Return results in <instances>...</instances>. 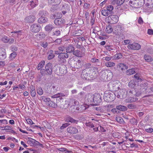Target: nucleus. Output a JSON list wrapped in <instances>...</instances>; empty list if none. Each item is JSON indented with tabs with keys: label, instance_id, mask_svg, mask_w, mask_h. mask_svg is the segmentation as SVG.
<instances>
[{
	"label": "nucleus",
	"instance_id": "1",
	"mask_svg": "<svg viewBox=\"0 0 153 153\" xmlns=\"http://www.w3.org/2000/svg\"><path fill=\"white\" fill-rule=\"evenodd\" d=\"M100 75L104 80L109 81L112 77L113 74L110 70H105L101 71Z\"/></svg>",
	"mask_w": 153,
	"mask_h": 153
},
{
	"label": "nucleus",
	"instance_id": "2",
	"mask_svg": "<svg viewBox=\"0 0 153 153\" xmlns=\"http://www.w3.org/2000/svg\"><path fill=\"white\" fill-rule=\"evenodd\" d=\"M139 89L136 91V97H139L143 96L146 93V90L148 88L146 84L144 83L141 84Z\"/></svg>",
	"mask_w": 153,
	"mask_h": 153
},
{
	"label": "nucleus",
	"instance_id": "3",
	"mask_svg": "<svg viewBox=\"0 0 153 153\" xmlns=\"http://www.w3.org/2000/svg\"><path fill=\"white\" fill-rule=\"evenodd\" d=\"M114 93L106 91L104 94V99L105 101L109 102L113 101L115 99Z\"/></svg>",
	"mask_w": 153,
	"mask_h": 153
},
{
	"label": "nucleus",
	"instance_id": "4",
	"mask_svg": "<svg viewBox=\"0 0 153 153\" xmlns=\"http://www.w3.org/2000/svg\"><path fill=\"white\" fill-rule=\"evenodd\" d=\"M119 89L116 91L115 92V96H117V98L120 99L125 98L126 96V91L124 89Z\"/></svg>",
	"mask_w": 153,
	"mask_h": 153
},
{
	"label": "nucleus",
	"instance_id": "5",
	"mask_svg": "<svg viewBox=\"0 0 153 153\" xmlns=\"http://www.w3.org/2000/svg\"><path fill=\"white\" fill-rule=\"evenodd\" d=\"M88 71H89V74L91 75V78H96L98 74V69L97 68L90 67L87 68Z\"/></svg>",
	"mask_w": 153,
	"mask_h": 153
},
{
	"label": "nucleus",
	"instance_id": "6",
	"mask_svg": "<svg viewBox=\"0 0 153 153\" xmlns=\"http://www.w3.org/2000/svg\"><path fill=\"white\" fill-rule=\"evenodd\" d=\"M68 54L66 53H60L58 56V60L62 63L66 62L65 59L68 57Z\"/></svg>",
	"mask_w": 153,
	"mask_h": 153
},
{
	"label": "nucleus",
	"instance_id": "7",
	"mask_svg": "<svg viewBox=\"0 0 153 153\" xmlns=\"http://www.w3.org/2000/svg\"><path fill=\"white\" fill-rule=\"evenodd\" d=\"M127 48L129 49L133 50H139L141 48L140 45L138 43H134L132 44H129Z\"/></svg>",
	"mask_w": 153,
	"mask_h": 153
},
{
	"label": "nucleus",
	"instance_id": "8",
	"mask_svg": "<svg viewBox=\"0 0 153 153\" xmlns=\"http://www.w3.org/2000/svg\"><path fill=\"white\" fill-rule=\"evenodd\" d=\"M108 86L110 89L112 91H115L117 90V89L118 90L120 89L117 83L113 81L110 82L108 85Z\"/></svg>",
	"mask_w": 153,
	"mask_h": 153
},
{
	"label": "nucleus",
	"instance_id": "9",
	"mask_svg": "<svg viewBox=\"0 0 153 153\" xmlns=\"http://www.w3.org/2000/svg\"><path fill=\"white\" fill-rule=\"evenodd\" d=\"M129 3L130 5L134 7H139L142 5L139 0H130Z\"/></svg>",
	"mask_w": 153,
	"mask_h": 153
},
{
	"label": "nucleus",
	"instance_id": "10",
	"mask_svg": "<svg viewBox=\"0 0 153 153\" xmlns=\"http://www.w3.org/2000/svg\"><path fill=\"white\" fill-rule=\"evenodd\" d=\"M41 29V26L39 25L34 24L30 27L31 31L33 33H37L39 32Z\"/></svg>",
	"mask_w": 153,
	"mask_h": 153
},
{
	"label": "nucleus",
	"instance_id": "11",
	"mask_svg": "<svg viewBox=\"0 0 153 153\" xmlns=\"http://www.w3.org/2000/svg\"><path fill=\"white\" fill-rule=\"evenodd\" d=\"M126 94L128 97H136V90L134 88H129L126 91Z\"/></svg>",
	"mask_w": 153,
	"mask_h": 153
},
{
	"label": "nucleus",
	"instance_id": "12",
	"mask_svg": "<svg viewBox=\"0 0 153 153\" xmlns=\"http://www.w3.org/2000/svg\"><path fill=\"white\" fill-rule=\"evenodd\" d=\"M74 55L78 57H82L84 55V49H82L81 51L78 50H74L73 52Z\"/></svg>",
	"mask_w": 153,
	"mask_h": 153
},
{
	"label": "nucleus",
	"instance_id": "13",
	"mask_svg": "<svg viewBox=\"0 0 153 153\" xmlns=\"http://www.w3.org/2000/svg\"><path fill=\"white\" fill-rule=\"evenodd\" d=\"M102 100L100 95L99 94H95L94 95V102L95 105H97L102 101Z\"/></svg>",
	"mask_w": 153,
	"mask_h": 153
},
{
	"label": "nucleus",
	"instance_id": "14",
	"mask_svg": "<svg viewBox=\"0 0 153 153\" xmlns=\"http://www.w3.org/2000/svg\"><path fill=\"white\" fill-rule=\"evenodd\" d=\"M67 132L71 134H76L78 132V129L73 126H69L67 129Z\"/></svg>",
	"mask_w": 153,
	"mask_h": 153
},
{
	"label": "nucleus",
	"instance_id": "15",
	"mask_svg": "<svg viewBox=\"0 0 153 153\" xmlns=\"http://www.w3.org/2000/svg\"><path fill=\"white\" fill-rule=\"evenodd\" d=\"M46 71L49 75H51L52 73V66L50 63L46 64L45 67Z\"/></svg>",
	"mask_w": 153,
	"mask_h": 153
},
{
	"label": "nucleus",
	"instance_id": "16",
	"mask_svg": "<svg viewBox=\"0 0 153 153\" xmlns=\"http://www.w3.org/2000/svg\"><path fill=\"white\" fill-rule=\"evenodd\" d=\"M88 71L87 68H86L85 69L83 70L81 74V76L82 78L85 79H89L88 78L89 74L87 73Z\"/></svg>",
	"mask_w": 153,
	"mask_h": 153
},
{
	"label": "nucleus",
	"instance_id": "17",
	"mask_svg": "<svg viewBox=\"0 0 153 153\" xmlns=\"http://www.w3.org/2000/svg\"><path fill=\"white\" fill-rule=\"evenodd\" d=\"M7 56L5 50L3 48H0V59H5Z\"/></svg>",
	"mask_w": 153,
	"mask_h": 153
},
{
	"label": "nucleus",
	"instance_id": "18",
	"mask_svg": "<svg viewBox=\"0 0 153 153\" xmlns=\"http://www.w3.org/2000/svg\"><path fill=\"white\" fill-rule=\"evenodd\" d=\"M64 19L60 18H58L56 19L54 21V24L58 25H61L65 22Z\"/></svg>",
	"mask_w": 153,
	"mask_h": 153
},
{
	"label": "nucleus",
	"instance_id": "19",
	"mask_svg": "<svg viewBox=\"0 0 153 153\" xmlns=\"http://www.w3.org/2000/svg\"><path fill=\"white\" fill-rule=\"evenodd\" d=\"M94 95L92 94H89L86 95L85 97L86 100H87L90 103L94 102Z\"/></svg>",
	"mask_w": 153,
	"mask_h": 153
},
{
	"label": "nucleus",
	"instance_id": "20",
	"mask_svg": "<svg viewBox=\"0 0 153 153\" xmlns=\"http://www.w3.org/2000/svg\"><path fill=\"white\" fill-rule=\"evenodd\" d=\"M35 17L33 15H30L26 17L25 20L29 23H32L33 22L35 19Z\"/></svg>",
	"mask_w": 153,
	"mask_h": 153
},
{
	"label": "nucleus",
	"instance_id": "21",
	"mask_svg": "<svg viewBox=\"0 0 153 153\" xmlns=\"http://www.w3.org/2000/svg\"><path fill=\"white\" fill-rule=\"evenodd\" d=\"M75 49L74 47L72 45H69L66 48V53H71L73 52Z\"/></svg>",
	"mask_w": 153,
	"mask_h": 153
},
{
	"label": "nucleus",
	"instance_id": "22",
	"mask_svg": "<svg viewBox=\"0 0 153 153\" xmlns=\"http://www.w3.org/2000/svg\"><path fill=\"white\" fill-rule=\"evenodd\" d=\"M59 72L61 74H65L67 72V68L65 65L61 66L59 68Z\"/></svg>",
	"mask_w": 153,
	"mask_h": 153
},
{
	"label": "nucleus",
	"instance_id": "23",
	"mask_svg": "<svg viewBox=\"0 0 153 153\" xmlns=\"http://www.w3.org/2000/svg\"><path fill=\"white\" fill-rule=\"evenodd\" d=\"M117 68H120L122 71L125 70L128 68V67L123 63H120L117 65Z\"/></svg>",
	"mask_w": 153,
	"mask_h": 153
},
{
	"label": "nucleus",
	"instance_id": "24",
	"mask_svg": "<svg viewBox=\"0 0 153 153\" xmlns=\"http://www.w3.org/2000/svg\"><path fill=\"white\" fill-rule=\"evenodd\" d=\"M137 82L136 80L133 79L130 81L128 83V86L129 88H134L136 85V83Z\"/></svg>",
	"mask_w": 153,
	"mask_h": 153
},
{
	"label": "nucleus",
	"instance_id": "25",
	"mask_svg": "<svg viewBox=\"0 0 153 153\" xmlns=\"http://www.w3.org/2000/svg\"><path fill=\"white\" fill-rule=\"evenodd\" d=\"M124 2V0H113L112 3L113 4H116L117 6H120Z\"/></svg>",
	"mask_w": 153,
	"mask_h": 153
},
{
	"label": "nucleus",
	"instance_id": "26",
	"mask_svg": "<svg viewBox=\"0 0 153 153\" xmlns=\"http://www.w3.org/2000/svg\"><path fill=\"white\" fill-rule=\"evenodd\" d=\"M110 18L112 21L113 23H115L117 22L118 21V17L117 15H113L111 16Z\"/></svg>",
	"mask_w": 153,
	"mask_h": 153
},
{
	"label": "nucleus",
	"instance_id": "27",
	"mask_svg": "<svg viewBox=\"0 0 153 153\" xmlns=\"http://www.w3.org/2000/svg\"><path fill=\"white\" fill-rule=\"evenodd\" d=\"M54 26L51 24H49L47 25L45 27V30L47 31H51L54 28Z\"/></svg>",
	"mask_w": 153,
	"mask_h": 153
},
{
	"label": "nucleus",
	"instance_id": "28",
	"mask_svg": "<svg viewBox=\"0 0 153 153\" xmlns=\"http://www.w3.org/2000/svg\"><path fill=\"white\" fill-rule=\"evenodd\" d=\"M67 122H71V123H75L77 124L78 122V120H76L74 119H73L72 118L70 117H67L65 120Z\"/></svg>",
	"mask_w": 153,
	"mask_h": 153
},
{
	"label": "nucleus",
	"instance_id": "29",
	"mask_svg": "<svg viewBox=\"0 0 153 153\" xmlns=\"http://www.w3.org/2000/svg\"><path fill=\"white\" fill-rule=\"evenodd\" d=\"M48 21V19L45 17H42L39 18L38 20V22L40 23H42L46 22Z\"/></svg>",
	"mask_w": 153,
	"mask_h": 153
},
{
	"label": "nucleus",
	"instance_id": "30",
	"mask_svg": "<svg viewBox=\"0 0 153 153\" xmlns=\"http://www.w3.org/2000/svg\"><path fill=\"white\" fill-rule=\"evenodd\" d=\"M116 108L117 109L122 111H125L127 110V108L123 105H119L116 106Z\"/></svg>",
	"mask_w": 153,
	"mask_h": 153
},
{
	"label": "nucleus",
	"instance_id": "31",
	"mask_svg": "<svg viewBox=\"0 0 153 153\" xmlns=\"http://www.w3.org/2000/svg\"><path fill=\"white\" fill-rule=\"evenodd\" d=\"M65 95L63 93H58L57 94H54L52 96H51V98H57V99L59 97H60V96H65Z\"/></svg>",
	"mask_w": 153,
	"mask_h": 153
},
{
	"label": "nucleus",
	"instance_id": "32",
	"mask_svg": "<svg viewBox=\"0 0 153 153\" xmlns=\"http://www.w3.org/2000/svg\"><path fill=\"white\" fill-rule=\"evenodd\" d=\"M74 63H76L75 65H74V66L76 67L77 68H80L82 66V63L81 61L80 60H78L77 61H76L75 60H73V61Z\"/></svg>",
	"mask_w": 153,
	"mask_h": 153
},
{
	"label": "nucleus",
	"instance_id": "33",
	"mask_svg": "<svg viewBox=\"0 0 153 153\" xmlns=\"http://www.w3.org/2000/svg\"><path fill=\"white\" fill-rule=\"evenodd\" d=\"M40 100L42 101H43L48 103V102L51 101V99L49 98H46L45 97L42 96L40 98Z\"/></svg>",
	"mask_w": 153,
	"mask_h": 153
},
{
	"label": "nucleus",
	"instance_id": "34",
	"mask_svg": "<svg viewBox=\"0 0 153 153\" xmlns=\"http://www.w3.org/2000/svg\"><path fill=\"white\" fill-rule=\"evenodd\" d=\"M113 31L111 25H109L106 27L105 31L108 33H111Z\"/></svg>",
	"mask_w": 153,
	"mask_h": 153
},
{
	"label": "nucleus",
	"instance_id": "35",
	"mask_svg": "<svg viewBox=\"0 0 153 153\" xmlns=\"http://www.w3.org/2000/svg\"><path fill=\"white\" fill-rule=\"evenodd\" d=\"M135 73L134 69L133 68L130 69L126 71V74L127 75H130Z\"/></svg>",
	"mask_w": 153,
	"mask_h": 153
},
{
	"label": "nucleus",
	"instance_id": "36",
	"mask_svg": "<svg viewBox=\"0 0 153 153\" xmlns=\"http://www.w3.org/2000/svg\"><path fill=\"white\" fill-rule=\"evenodd\" d=\"M130 98L126 100V102H135L138 100V98H134V97H130Z\"/></svg>",
	"mask_w": 153,
	"mask_h": 153
},
{
	"label": "nucleus",
	"instance_id": "37",
	"mask_svg": "<svg viewBox=\"0 0 153 153\" xmlns=\"http://www.w3.org/2000/svg\"><path fill=\"white\" fill-rule=\"evenodd\" d=\"M102 15L104 16H108L109 14H111L107 9L102 10L101 11Z\"/></svg>",
	"mask_w": 153,
	"mask_h": 153
},
{
	"label": "nucleus",
	"instance_id": "38",
	"mask_svg": "<svg viewBox=\"0 0 153 153\" xmlns=\"http://www.w3.org/2000/svg\"><path fill=\"white\" fill-rule=\"evenodd\" d=\"M30 88L31 89L30 94L33 97L35 96L36 93L34 87L32 85L30 87Z\"/></svg>",
	"mask_w": 153,
	"mask_h": 153
},
{
	"label": "nucleus",
	"instance_id": "39",
	"mask_svg": "<svg viewBox=\"0 0 153 153\" xmlns=\"http://www.w3.org/2000/svg\"><path fill=\"white\" fill-rule=\"evenodd\" d=\"M144 58L145 60L147 62H151L153 60V59L151 56L148 55H145Z\"/></svg>",
	"mask_w": 153,
	"mask_h": 153
},
{
	"label": "nucleus",
	"instance_id": "40",
	"mask_svg": "<svg viewBox=\"0 0 153 153\" xmlns=\"http://www.w3.org/2000/svg\"><path fill=\"white\" fill-rule=\"evenodd\" d=\"M115 65V64L111 62H109L105 63V65L107 67H111L114 66Z\"/></svg>",
	"mask_w": 153,
	"mask_h": 153
},
{
	"label": "nucleus",
	"instance_id": "41",
	"mask_svg": "<svg viewBox=\"0 0 153 153\" xmlns=\"http://www.w3.org/2000/svg\"><path fill=\"white\" fill-rule=\"evenodd\" d=\"M62 0H50L48 1L49 3H53L56 5L59 4Z\"/></svg>",
	"mask_w": 153,
	"mask_h": 153
},
{
	"label": "nucleus",
	"instance_id": "42",
	"mask_svg": "<svg viewBox=\"0 0 153 153\" xmlns=\"http://www.w3.org/2000/svg\"><path fill=\"white\" fill-rule=\"evenodd\" d=\"M45 62L44 61H42L38 64L36 68L38 70H39L44 65Z\"/></svg>",
	"mask_w": 153,
	"mask_h": 153
},
{
	"label": "nucleus",
	"instance_id": "43",
	"mask_svg": "<svg viewBox=\"0 0 153 153\" xmlns=\"http://www.w3.org/2000/svg\"><path fill=\"white\" fill-rule=\"evenodd\" d=\"M74 99H70L69 101H66L65 102L66 103H68V105L66 107H68L69 106H74Z\"/></svg>",
	"mask_w": 153,
	"mask_h": 153
},
{
	"label": "nucleus",
	"instance_id": "44",
	"mask_svg": "<svg viewBox=\"0 0 153 153\" xmlns=\"http://www.w3.org/2000/svg\"><path fill=\"white\" fill-rule=\"evenodd\" d=\"M116 30H117V33H120L121 32L123 31V28L120 25H117L116 27Z\"/></svg>",
	"mask_w": 153,
	"mask_h": 153
},
{
	"label": "nucleus",
	"instance_id": "45",
	"mask_svg": "<svg viewBox=\"0 0 153 153\" xmlns=\"http://www.w3.org/2000/svg\"><path fill=\"white\" fill-rule=\"evenodd\" d=\"M37 37H39L40 39L44 38L45 37V34L43 32H40L39 34L36 35Z\"/></svg>",
	"mask_w": 153,
	"mask_h": 153
},
{
	"label": "nucleus",
	"instance_id": "46",
	"mask_svg": "<svg viewBox=\"0 0 153 153\" xmlns=\"http://www.w3.org/2000/svg\"><path fill=\"white\" fill-rule=\"evenodd\" d=\"M50 53L48 56V59H51L53 58L55 56V55L53 53V51L52 50L50 51Z\"/></svg>",
	"mask_w": 153,
	"mask_h": 153
},
{
	"label": "nucleus",
	"instance_id": "47",
	"mask_svg": "<svg viewBox=\"0 0 153 153\" xmlns=\"http://www.w3.org/2000/svg\"><path fill=\"white\" fill-rule=\"evenodd\" d=\"M17 54L15 52L11 53L9 57V59L11 60H13L16 56Z\"/></svg>",
	"mask_w": 153,
	"mask_h": 153
},
{
	"label": "nucleus",
	"instance_id": "48",
	"mask_svg": "<svg viewBox=\"0 0 153 153\" xmlns=\"http://www.w3.org/2000/svg\"><path fill=\"white\" fill-rule=\"evenodd\" d=\"M47 104L49 106L53 108H55L57 106V105L55 102L52 101H50L48 102Z\"/></svg>",
	"mask_w": 153,
	"mask_h": 153
},
{
	"label": "nucleus",
	"instance_id": "49",
	"mask_svg": "<svg viewBox=\"0 0 153 153\" xmlns=\"http://www.w3.org/2000/svg\"><path fill=\"white\" fill-rule=\"evenodd\" d=\"M37 92L38 94L40 95H42L43 93V91L40 87L38 88L37 90Z\"/></svg>",
	"mask_w": 153,
	"mask_h": 153
},
{
	"label": "nucleus",
	"instance_id": "50",
	"mask_svg": "<svg viewBox=\"0 0 153 153\" xmlns=\"http://www.w3.org/2000/svg\"><path fill=\"white\" fill-rule=\"evenodd\" d=\"M113 7L111 5H109L107 7L106 9L111 14L112 11L113 10Z\"/></svg>",
	"mask_w": 153,
	"mask_h": 153
},
{
	"label": "nucleus",
	"instance_id": "51",
	"mask_svg": "<svg viewBox=\"0 0 153 153\" xmlns=\"http://www.w3.org/2000/svg\"><path fill=\"white\" fill-rule=\"evenodd\" d=\"M1 40L4 43H7L9 41V38L8 37L4 36L1 38Z\"/></svg>",
	"mask_w": 153,
	"mask_h": 153
},
{
	"label": "nucleus",
	"instance_id": "52",
	"mask_svg": "<svg viewBox=\"0 0 153 153\" xmlns=\"http://www.w3.org/2000/svg\"><path fill=\"white\" fill-rule=\"evenodd\" d=\"M36 4L33 1H30V4H29V5L30 6V7H29V8L30 9H31L33 8L34 7Z\"/></svg>",
	"mask_w": 153,
	"mask_h": 153
},
{
	"label": "nucleus",
	"instance_id": "53",
	"mask_svg": "<svg viewBox=\"0 0 153 153\" xmlns=\"http://www.w3.org/2000/svg\"><path fill=\"white\" fill-rule=\"evenodd\" d=\"M25 87V86L23 84H20L17 86L14 87L13 88L14 90H16V88H20L21 89H23Z\"/></svg>",
	"mask_w": 153,
	"mask_h": 153
},
{
	"label": "nucleus",
	"instance_id": "54",
	"mask_svg": "<svg viewBox=\"0 0 153 153\" xmlns=\"http://www.w3.org/2000/svg\"><path fill=\"white\" fill-rule=\"evenodd\" d=\"M147 4L150 7L153 8V0H148Z\"/></svg>",
	"mask_w": 153,
	"mask_h": 153
},
{
	"label": "nucleus",
	"instance_id": "55",
	"mask_svg": "<svg viewBox=\"0 0 153 153\" xmlns=\"http://www.w3.org/2000/svg\"><path fill=\"white\" fill-rule=\"evenodd\" d=\"M122 57V55L120 53L116 54L114 56V57L115 59H119Z\"/></svg>",
	"mask_w": 153,
	"mask_h": 153
},
{
	"label": "nucleus",
	"instance_id": "56",
	"mask_svg": "<svg viewBox=\"0 0 153 153\" xmlns=\"http://www.w3.org/2000/svg\"><path fill=\"white\" fill-rule=\"evenodd\" d=\"M128 107L130 109H134L136 108V106L132 104H130L128 105Z\"/></svg>",
	"mask_w": 153,
	"mask_h": 153
},
{
	"label": "nucleus",
	"instance_id": "57",
	"mask_svg": "<svg viewBox=\"0 0 153 153\" xmlns=\"http://www.w3.org/2000/svg\"><path fill=\"white\" fill-rule=\"evenodd\" d=\"M76 106H71L70 108V110L71 111L72 113H74L76 111Z\"/></svg>",
	"mask_w": 153,
	"mask_h": 153
},
{
	"label": "nucleus",
	"instance_id": "58",
	"mask_svg": "<svg viewBox=\"0 0 153 153\" xmlns=\"http://www.w3.org/2000/svg\"><path fill=\"white\" fill-rule=\"evenodd\" d=\"M116 120L118 122L120 123H123V118L120 117H117Z\"/></svg>",
	"mask_w": 153,
	"mask_h": 153
},
{
	"label": "nucleus",
	"instance_id": "59",
	"mask_svg": "<svg viewBox=\"0 0 153 153\" xmlns=\"http://www.w3.org/2000/svg\"><path fill=\"white\" fill-rule=\"evenodd\" d=\"M70 124L68 123H65L62 124V126L60 127V128L61 129H63L68 126Z\"/></svg>",
	"mask_w": 153,
	"mask_h": 153
},
{
	"label": "nucleus",
	"instance_id": "60",
	"mask_svg": "<svg viewBox=\"0 0 153 153\" xmlns=\"http://www.w3.org/2000/svg\"><path fill=\"white\" fill-rule=\"evenodd\" d=\"M48 43L45 42H42L41 44V45L45 48H46L48 46Z\"/></svg>",
	"mask_w": 153,
	"mask_h": 153
},
{
	"label": "nucleus",
	"instance_id": "61",
	"mask_svg": "<svg viewBox=\"0 0 153 153\" xmlns=\"http://www.w3.org/2000/svg\"><path fill=\"white\" fill-rule=\"evenodd\" d=\"M40 73L43 76H45L47 74L46 70L43 69H41Z\"/></svg>",
	"mask_w": 153,
	"mask_h": 153
},
{
	"label": "nucleus",
	"instance_id": "62",
	"mask_svg": "<svg viewBox=\"0 0 153 153\" xmlns=\"http://www.w3.org/2000/svg\"><path fill=\"white\" fill-rule=\"evenodd\" d=\"M53 34L56 36H57L60 35V31L59 30H56L53 32Z\"/></svg>",
	"mask_w": 153,
	"mask_h": 153
},
{
	"label": "nucleus",
	"instance_id": "63",
	"mask_svg": "<svg viewBox=\"0 0 153 153\" xmlns=\"http://www.w3.org/2000/svg\"><path fill=\"white\" fill-rule=\"evenodd\" d=\"M91 61L93 62H95L97 63V64H98V65H99V64H98V63H99V60L98 59H96L95 58H93L91 59Z\"/></svg>",
	"mask_w": 153,
	"mask_h": 153
},
{
	"label": "nucleus",
	"instance_id": "64",
	"mask_svg": "<svg viewBox=\"0 0 153 153\" xmlns=\"http://www.w3.org/2000/svg\"><path fill=\"white\" fill-rule=\"evenodd\" d=\"M145 131L147 132L151 133L153 131V128H147L145 129Z\"/></svg>",
	"mask_w": 153,
	"mask_h": 153
}]
</instances>
